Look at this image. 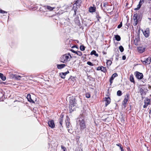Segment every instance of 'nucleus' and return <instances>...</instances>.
Returning <instances> with one entry per match:
<instances>
[{"instance_id":"nucleus-1","label":"nucleus","mask_w":151,"mask_h":151,"mask_svg":"<svg viewBox=\"0 0 151 151\" xmlns=\"http://www.w3.org/2000/svg\"><path fill=\"white\" fill-rule=\"evenodd\" d=\"M69 102V109L70 113L75 111L78 105H81L82 103L81 98L78 96L70 97Z\"/></svg>"},{"instance_id":"nucleus-2","label":"nucleus","mask_w":151,"mask_h":151,"mask_svg":"<svg viewBox=\"0 0 151 151\" xmlns=\"http://www.w3.org/2000/svg\"><path fill=\"white\" fill-rule=\"evenodd\" d=\"M80 116L81 117L79 118H77V119L78 120V123L81 130H82L86 128V125L84 118L83 117V115H80Z\"/></svg>"},{"instance_id":"nucleus-3","label":"nucleus","mask_w":151,"mask_h":151,"mask_svg":"<svg viewBox=\"0 0 151 151\" xmlns=\"http://www.w3.org/2000/svg\"><path fill=\"white\" fill-rule=\"evenodd\" d=\"M142 17V14H134L133 18L135 22L134 25H136L139 21H141Z\"/></svg>"},{"instance_id":"nucleus-4","label":"nucleus","mask_w":151,"mask_h":151,"mask_svg":"<svg viewBox=\"0 0 151 151\" xmlns=\"http://www.w3.org/2000/svg\"><path fill=\"white\" fill-rule=\"evenodd\" d=\"M69 56L67 54L62 55L60 58V61L63 63H66L69 61Z\"/></svg>"},{"instance_id":"nucleus-5","label":"nucleus","mask_w":151,"mask_h":151,"mask_svg":"<svg viewBox=\"0 0 151 151\" xmlns=\"http://www.w3.org/2000/svg\"><path fill=\"white\" fill-rule=\"evenodd\" d=\"M78 8L76 7L74 10V13L73 14V16L76 15V17L74 19V21L76 23L78 24L80 22V20L79 19V15H80L79 12L77 11Z\"/></svg>"},{"instance_id":"nucleus-6","label":"nucleus","mask_w":151,"mask_h":151,"mask_svg":"<svg viewBox=\"0 0 151 151\" xmlns=\"http://www.w3.org/2000/svg\"><path fill=\"white\" fill-rule=\"evenodd\" d=\"M141 96H145L146 95L148 90L147 87H142L139 89Z\"/></svg>"},{"instance_id":"nucleus-7","label":"nucleus","mask_w":151,"mask_h":151,"mask_svg":"<svg viewBox=\"0 0 151 151\" xmlns=\"http://www.w3.org/2000/svg\"><path fill=\"white\" fill-rule=\"evenodd\" d=\"M129 95L128 94H127L125 98L122 101V104L124 108H125L126 106V104L129 99Z\"/></svg>"},{"instance_id":"nucleus-8","label":"nucleus","mask_w":151,"mask_h":151,"mask_svg":"<svg viewBox=\"0 0 151 151\" xmlns=\"http://www.w3.org/2000/svg\"><path fill=\"white\" fill-rule=\"evenodd\" d=\"M135 75L137 78L139 79H142L143 76V74L138 71H136L135 72Z\"/></svg>"},{"instance_id":"nucleus-9","label":"nucleus","mask_w":151,"mask_h":151,"mask_svg":"<svg viewBox=\"0 0 151 151\" xmlns=\"http://www.w3.org/2000/svg\"><path fill=\"white\" fill-rule=\"evenodd\" d=\"M143 32V34L145 37H148L150 35V31L149 28H147L146 30L143 31V30H142Z\"/></svg>"},{"instance_id":"nucleus-10","label":"nucleus","mask_w":151,"mask_h":151,"mask_svg":"<svg viewBox=\"0 0 151 151\" xmlns=\"http://www.w3.org/2000/svg\"><path fill=\"white\" fill-rule=\"evenodd\" d=\"M96 70H101L104 73L107 72L106 68L102 66H99L97 68Z\"/></svg>"},{"instance_id":"nucleus-11","label":"nucleus","mask_w":151,"mask_h":151,"mask_svg":"<svg viewBox=\"0 0 151 151\" xmlns=\"http://www.w3.org/2000/svg\"><path fill=\"white\" fill-rule=\"evenodd\" d=\"M104 100L105 102V106H107L111 102V99L109 97L104 98Z\"/></svg>"},{"instance_id":"nucleus-12","label":"nucleus","mask_w":151,"mask_h":151,"mask_svg":"<svg viewBox=\"0 0 151 151\" xmlns=\"http://www.w3.org/2000/svg\"><path fill=\"white\" fill-rule=\"evenodd\" d=\"M117 76L118 74L116 73H115L112 75L109 80L110 85H111L112 83H113V81L114 80V78L116 77H117Z\"/></svg>"},{"instance_id":"nucleus-13","label":"nucleus","mask_w":151,"mask_h":151,"mask_svg":"<svg viewBox=\"0 0 151 151\" xmlns=\"http://www.w3.org/2000/svg\"><path fill=\"white\" fill-rule=\"evenodd\" d=\"M48 124L49 126L52 128H54L55 127L54 122L52 120L48 122Z\"/></svg>"},{"instance_id":"nucleus-14","label":"nucleus","mask_w":151,"mask_h":151,"mask_svg":"<svg viewBox=\"0 0 151 151\" xmlns=\"http://www.w3.org/2000/svg\"><path fill=\"white\" fill-rule=\"evenodd\" d=\"M145 48L142 47H137L138 51L140 53H142L145 51Z\"/></svg>"},{"instance_id":"nucleus-15","label":"nucleus","mask_w":151,"mask_h":151,"mask_svg":"<svg viewBox=\"0 0 151 151\" xmlns=\"http://www.w3.org/2000/svg\"><path fill=\"white\" fill-rule=\"evenodd\" d=\"M140 40L139 35H138V36L134 40V43L135 45H138V42Z\"/></svg>"},{"instance_id":"nucleus-16","label":"nucleus","mask_w":151,"mask_h":151,"mask_svg":"<svg viewBox=\"0 0 151 151\" xmlns=\"http://www.w3.org/2000/svg\"><path fill=\"white\" fill-rule=\"evenodd\" d=\"M69 73V71L68 70L67 72L65 73H60V76L63 79L65 78V75Z\"/></svg>"},{"instance_id":"nucleus-17","label":"nucleus","mask_w":151,"mask_h":151,"mask_svg":"<svg viewBox=\"0 0 151 151\" xmlns=\"http://www.w3.org/2000/svg\"><path fill=\"white\" fill-rule=\"evenodd\" d=\"M70 118L68 116H67L66 117V119L65 120L66 125L67 128H68V127L70 125Z\"/></svg>"},{"instance_id":"nucleus-18","label":"nucleus","mask_w":151,"mask_h":151,"mask_svg":"<svg viewBox=\"0 0 151 151\" xmlns=\"http://www.w3.org/2000/svg\"><path fill=\"white\" fill-rule=\"evenodd\" d=\"M103 7L104 8H103L101 4V9L104 11H106V9L107 7L108 6V3L107 2H105L103 3Z\"/></svg>"},{"instance_id":"nucleus-19","label":"nucleus","mask_w":151,"mask_h":151,"mask_svg":"<svg viewBox=\"0 0 151 151\" xmlns=\"http://www.w3.org/2000/svg\"><path fill=\"white\" fill-rule=\"evenodd\" d=\"M27 98L29 102L32 103H34V101L31 98V95L30 94H29L27 95Z\"/></svg>"},{"instance_id":"nucleus-20","label":"nucleus","mask_w":151,"mask_h":151,"mask_svg":"<svg viewBox=\"0 0 151 151\" xmlns=\"http://www.w3.org/2000/svg\"><path fill=\"white\" fill-rule=\"evenodd\" d=\"M66 66L65 64H57V66L58 69H62L64 68Z\"/></svg>"},{"instance_id":"nucleus-21","label":"nucleus","mask_w":151,"mask_h":151,"mask_svg":"<svg viewBox=\"0 0 151 151\" xmlns=\"http://www.w3.org/2000/svg\"><path fill=\"white\" fill-rule=\"evenodd\" d=\"M147 102H145V104L143 105V107L144 108H146L148 105L150 104V100L147 99L146 100Z\"/></svg>"},{"instance_id":"nucleus-22","label":"nucleus","mask_w":151,"mask_h":151,"mask_svg":"<svg viewBox=\"0 0 151 151\" xmlns=\"http://www.w3.org/2000/svg\"><path fill=\"white\" fill-rule=\"evenodd\" d=\"M113 9H112L111 6L108 5L106 9V11H107L108 12H111L113 11Z\"/></svg>"},{"instance_id":"nucleus-23","label":"nucleus","mask_w":151,"mask_h":151,"mask_svg":"<svg viewBox=\"0 0 151 151\" xmlns=\"http://www.w3.org/2000/svg\"><path fill=\"white\" fill-rule=\"evenodd\" d=\"M89 11L90 12H93L96 11V7L94 6H91L89 8Z\"/></svg>"},{"instance_id":"nucleus-24","label":"nucleus","mask_w":151,"mask_h":151,"mask_svg":"<svg viewBox=\"0 0 151 151\" xmlns=\"http://www.w3.org/2000/svg\"><path fill=\"white\" fill-rule=\"evenodd\" d=\"M64 117V115L63 114H61L60 116V117L59 119L60 120V123L61 126L62 125V123L63 122V118Z\"/></svg>"},{"instance_id":"nucleus-25","label":"nucleus","mask_w":151,"mask_h":151,"mask_svg":"<svg viewBox=\"0 0 151 151\" xmlns=\"http://www.w3.org/2000/svg\"><path fill=\"white\" fill-rule=\"evenodd\" d=\"M129 79L130 81L132 82L133 83H135V81H134L133 76L132 75H131L129 77Z\"/></svg>"},{"instance_id":"nucleus-26","label":"nucleus","mask_w":151,"mask_h":151,"mask_svg":"<svg viewBox=\"0 0 151 151\" xmlns=\"http://www.w3.org/2000/svg\"><path fill=\"white\" fill-rule=\"evenodd\" d=\"M81 0H77L76 1L75 4H76L77 6H80L81 5Z\"/></svg>"},{"instance_id":"nucleus-27","label":"nucleus","mask_w":151,"mask_h":151,"mask_svg":"<svg viewBox=\"0 0 151 151\" xmlns=\"http://www.w3.org/2000/svg\"><path fill=\"white\" fill-rule=\"evenodd\" d=\"M0 77L2 80L4 81L6 79V77L5 76H4L3 74L1 73H0Z\"/></svg>"},{"instance_id":"nucleus-28","label":"nucleus","mask_w":151,"mask_h":151,"mask_svg":"<svg viewBox=\"0 0 151 151\" xmlns=\"http://www.w3.org/2000/svg\"><path fill=\"white\" fill-rule=\"evenodd\" d=\"M13 78L17 80H20L21 77L19 75L15 74L13 76Z\"/></svg>"},{"instance_id":"nucleus-29","label":"nucleus","mask_w":151,"mask_h":151,"mask_svg":"<svg viewBox=\"0 0 151 151\" xmlns=\"http://www.w3.org/2000/svg\"><path fill=\"white\" fill-rule=\"evenodd\" d=\"M91 55H94L95 56H96V57H98L99 56V55L97 53H96V51H95L94 50H93L91 52Z\"/></svg>"},{"instance_id":"nucleus-30","label":"nucleus","mask_w":151,"mask_h":151,"mask_svg":"<svg viewBox=\"0 0 151 151\" xmlns=\"http://www.w3.org/2000/svg\"><path fill=\"white\" fill-rule=\"evenodd\" d=\"M115 39L117 41H119L121 40V37L120 36L118 35H115L114 37Z\"/></svg>"},{"instance_id":"nucleus-31","label":"nucleus","mask_w":151,"mask_h":151,"mask_svg":"<svg viewBox=\"0 0 151 151\" xmlns=\"http://www.w3.org/2000/svg\"><path fill=\"white\" fill-rule=\"evenodd\" d=\"M107 67L109 66L112 63V62L111 60H107L106 63Z\"/></svg>"},{"instance_id":"nucleus-32","label":"nucleus","mask_w":151,"mask_h":151,"mask_svg":"<svg viewBox=\"0 0 151 151\" xmlns=\"http://www.w3.org/2000/svg\"><path fill=\"white\" fill-rule=\"evenodd\" d=\"M147 63V64H149L151 62V58L148 57L146 60Z\"/></svg>"},{"instance_id":"nucleus-33","label":"nucleus","mask_w":151,"mask_h":151,"mask_svg":"<svg viewBox=\"0 0 151 151\" xmlns=\"http://www.w3.org/2000/svg\"><path fill=\"white\" fill-rule=\"evenodd\" d=\"M75 78L74 77H73L72 76H70L69 78L68 79V80L69 81H74L75 80Z\"/></svg>"},{"instance_id":"nucleus-34","label":"nucleus","mask_w":151,"mask_h":151,"mask_svg":"<svg viewBox=\"0 0 151 151\" xmlns=\"http://www.w3.org/2000/svg\"><path fill=\"white\" fill-rule=\"evenodd\" d=\"M122 94V92L120 90H118L117 92V95L118 96H120Z\"/></svg>"},{"instance_id":"nucleus-35","label":"nucleus","mask_w":151,"mask_h":151,"mask_svg":"<svg viewBox=\"0 0 151 151\" xmlns=\"http://www.w3.org/2000/svg\"><path fill=\"white\" fill-rule=\"evenodd\" d=\"M85 47L84 45H81L80 46V49L81 51H84L85 50Z\"/></svg>"},{"instance_id":"nucleus-36","label":"nucleus","mask_w":151,"mask_h":151,"mask_svg":"<svg viewBox=\"0 0 151 151\" xmlns=\"http://www.w3.org/2000/svg\"><path fill=\"white\" fill-rule=\"evenodd\" d=\"M96 18L98 19V21H99V19H101V17L99 16V12H96Z\"/></svg>"},{"instance_id":"nucleus-37","label":"nucleus","mask_w":151,"mask_h":151,"mask_svg":"<svg viewBox=\"0 0 151 151\" xmlns=\"http://www.w3.org/2000/svg\"><path fill=\"white\" fill-rule=\"evenodd\" d=\"M119 49L120 51L121 52H122L124 50V48L121 45L119 47Z\"/></svg>"},{"instance_id":"nucleus-38","label":"nucleus","mask_w":151,"mask_h":151,"mask_svg":"<svg viewBox=\"0 0 151 151\" xmlns=\"http://www.w3.org/2000/svg\"><path fill=\"white\" fill-rule=\"evenodd\" d=\"M76 54H77V55H78L80 56H81L82 55V52L80 51H77V53Z\"/></svg>"},{"instance_id":"nucleus-39","label":"nucleus","mask_w":151,"mask_h":151,"mask_svg":"<svg viewBox=\"0 0 151 151\" xmlns=\"http://www.w3.org/2000/svg\"><path fill=\"white\" fill-rule=\"evenodd\" d=\"M141 6L140 4H138L137 5V7L136 8L134 9V10H138L140 8Z\"/></svg>"},{"instance_id":"nucleus-40","label":"nucleus","mask_w":151,"mask_h":151,"mask_svg":"<svg viewBox=\"0 0 151 151\" xmlns=\"http://www.w3.org/2000/svg\"><path fill=\"white\" fill-rule=\"evenodd\" d=\"M61 148L63 150V151H67V149L63 145L61 146Z\"/></svg>"},{"instance_id":"nucleus-41","label":"nucleus","mask_w":151,"mask_h":151,"mask_svg":"<svg viewBox=\"0 0 151 151\" xmlns=\"http://www.w3.org/2000/svg\"><path fill=\"white\" fill-rule=\"evenodd\" d=\"M87 64L91 66H93L94 65V64H93L92 63H91L90 61H88L87 63Z\"/></svg>"},{"instance_id":"nucleus-42","label":"nucleus","mask_w":151,"mask_h":151,"mask_svg":"<svg viewBox=\"0 0 151 151\" xmlns=\"http://www.w3.org/2000/svg\"><path fill=\"white\" fill-rule=\"evenodd\" d=\"M47 8L50 11H52L54 9V8H52L50 6H47Z\"/></svg>"},{"instance_id":"nucleus-43","label":"nucleus","mask_w":151,"mask_h":151,"mask_svg":"<svg viewBox=\"0 0 151 151\" xmlns=\"http://www.w3.org/2000/svg\"><path fill=\"white\" fill-rule=\"evenodd\" d=\"M86 97L87 98H90L91 97L90 94L89 93H86Z\"/></svg>"},{"instance_id":"nucleus-44","label":"nucleus","mask_w":151,"mask_h":151,"mask_svg":"<svg viewBox=\"0 0 151 151\" xmlns=\"http://www.w3.org/2000/svg\"><path fill=\"white\" fill-rule=\"evenodd\" d=\"M144 2V0H140L139 2V4H140V5L141 6Z\"/></svg>"},{"instance_id":"nucleus-45","label":"nucleus","mask_w":151,"mask_h":151,"mask_svg":"<svg viewBox=\"0 0 151 151\" xmlns=\"http://www.w3.org/2000/svg\"><path fill=\"white\" fill-rule=\"evenodd\" d=\"M122 26V22H121L120 24L118 26L117 28H120Z\"/></svg>"},{"instance_id":"nucleus-46","label":"nucleus","mask_w":151,"mask_h":151,"mask_svg":"<svg viewBox=\"0 0 151 151\" xmlns=\"http://www.w3.org/2000/svg\"><path fill=\"white\" fill-rule=\"evenodd\" d=\"M141 61L142 63H143V64L145 65L147 64V63L146 60H141Z\"/></svg>"},{"instance_id":"nucleus-47","label":"nucleus","mask_w":151,"mask_h":151,"mask_svg":"<svg viewBox=\"0 0 151 151\" xmlns=\"http://www.w3.org/2000/svg\"><path fill=\"white\" fill-rule=\"evenodd\" d=\"M116 145L117 146H118L119 147V148L120 149V147H121L122 148H123L122 146V145L121 144L119 143V144H116Z\"/></svg>"},{"instance_id":"nucleus-48","label":"nucleus","mask_w":151,"mask_h":151,"mask_svg":"<svg viewBox=\"0 0 151 151\" xmlns=\"http://www.w3.org/2000/svg\"><path fill=\"white\" fill-rule=\"evenodd\" d=\"M0 13H7V12L6 11H4V10H3L1 9Z\"/></svg>"},{"instance_id":"nucleus-49","label":"nucleus","mask_w":151,"mask_h":151,"mask_svg":"<svg viewBox=\"0 0 151 151\" xmlns=\"http://www.w3.org/2000/svg\"><path fill=\"white\" fill-rule=\"evenodd\" d=\"M70 51H71L73 52L74 53H76V54L77 53V51H75L74 50H73V49H70Z\"/></svg>"},{"instance_id":"nucleus-50","label":"nucleus","mask_w":151,"mask_h":151,"mask_svg":"<svg viewBox=\"0 0 151 151\" xmlns=\"http://www.w3.org/2000/svg\"><path fill=\"white\" fill-rule=\"evenodd\" d=\"M122 59L123 60H125L126 59V57L125 55H123L122 57Z\"/></svg>"},{"instance_id":"nucleus-51","label":"nucleus","mask_w":151,"mask_h":151,"mask_svg":"<svg viewBox=\"0 0 151 151\" xmlns=\"http://www.w3.org/2000/svg\"><path fill=\"white\" fill-rule=\"evenodd\" d=\"M137 33L138 34V35H139V34H140V29H138L137 31Z\"/></svg>"},{"instance_id":"nucleus-52","label":"nucleus","mask_w":151,"mask_h":151,"mask_svg":"<svg viewBox=\"0 0 151 151\" xmlns=\"http://www.w3.org/2000/svg\"><path fill=\"white\" fill-rule=\"evenodd\" d=\"M74 47H76V48H78L77 46L76 45L73 46L72 47V48H73Z\"/></svg>"},{"instance_id":"nucleus-53","label":"nucleus","mask_w":151,"mask_h":151,"mask_svg":"<svg viewBox=\"0 0 151 151\" xmlns=\"http://www.w3.org/2000/svg\"><path fill=\"white\" fill-rule=\"evenodd\" d=\"M102 53L103 54H104V55H106V52L104 51H103Z\"/></svg>"},{"instance_id":"nucleus-54","label":"nucleus","mask_w":151,"mask_h":151,"mask_svg":"<svg viewBox=\"0 0 151 151\" xmlns=\"http://www.w3.org/2000/svg\"><path fill=\"white\" fill-rule=\"evenodd\" d=\"M120 150H121V151H124L123 148H122L121 147H120Z\"/></svg>"},{"instance_id":"nucleus-55","label":"nucleus","mask_w":151,"mask_h":151,"mask_svg":"<svg viewBox=\"0 0 151 151\" xmlns=\"http://www.w3.org/2000/svg\"><path fill=\"white\" fill-rule=\"evenodd\" d=\"M68 56H69V55L70 56V58H72V57L71 56V55H70V53H68V54H67Z\"/></svg>"},{"instance_id":"nucleus-56","label":"nucleus","mask_w":151,"mask_h":151,"mask_svg":"<svg viewBox=\"0 0 151 151\" xmlns=\"http://www.w3.org/2000/svg\"><path fill=\"white\" fill-rule=\"evenodd\" d=\"M148 88L149 89H150L151 88V86H149Z\"/></svg>"},{"instance_id":"nucleus-57","label":"nucleus","mask_w":151,"mask_h":151,"mask_svg":"<svg viewBox=\"0 0 151 151\" xmlns=\"http://www.w3.org/2000/svg\"><path fill=\"white\" fill-rule=\"evenodd\" d=\"M68 131L69 133H71V132L70 131V130L69 129H68Z\"/></svg>"},{"instance_id":"nucleus-58","label":"nucleus","mask_w":151,"mask_h":151,"mask_svg":"<svg viewBox=\"0 0 151 151\" xmlns=\"http://www.w3.org/2000/svg\"><path fill=\"white\" fill-rule=\"evenodd\" d=\"M151 110L149 111V114H151Z\"/></svg>"},{"instance_id":"nucleus-59","label":"nucleus","mask_w":151,"mask_h":151,"mask_svg":"<svg viewBox=\"0 0 151 151\" xmlns=\"http://www.w3.org/2000/svg\"><path fill=\"white\" fill-rule=\"evenodd\" d=\"M116 60H118V58H116Z\"/></svg>"},{"instance_id":"nucleus-60","label":"nucleus","mask_w":151,"mask_h":151,"mask_svg":"<svg viewBox=\"0 0 151 151\" xmlns=\"http://www.w3.org/2000/svg\"><path fill=\"white\" fill-rule=\"evenodd\" d=\"M77 42H78V40H77Z\"/></svg>"}]
</instances>
